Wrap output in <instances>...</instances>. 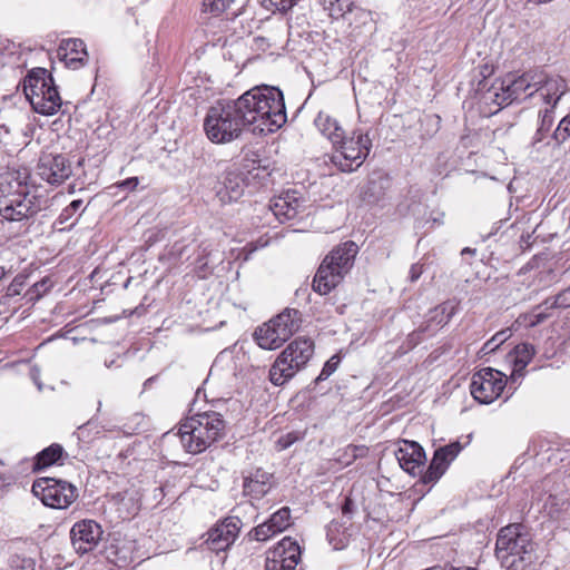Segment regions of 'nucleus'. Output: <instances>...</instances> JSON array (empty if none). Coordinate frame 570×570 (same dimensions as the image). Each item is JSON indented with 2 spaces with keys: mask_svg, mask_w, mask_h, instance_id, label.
Returning a JSON list of instances; mask_svg holds the SVG:
<instances>
[{
  "mask_svg": "<svg viewBox=\"0 0 570 570\" xmlns=\"http://www.w3.org/2000/svg\"><path fill=\"white\" fill-rule=\"evenodd\" d=\"M463 446L459 441L440 446L434 451L432 461L426 471L422 474L424 484H434L445 473L451 462L459 455Z\"/></svg>",
  "mask_w": 570,
  "mask_h": 570,
  "instance_id": "nucleus-12",
  "label": "nucleus"
},
{
  "mask_svg": "<svg viewBox=\"0 0 570 570\" xmlns=\"http://www.w3.org/2000/svg\"><path fill=\"white\" fill-rule=\"evenodd\" d=\"M482 100L484 104H494L498 107V110L512 104L510 97H508V92L504 89V82H502V80L493 82L491 87L483 92Z\"/></svg>",
  "mask_w": 570,
  "mask_h": 570,
  "instance_id": "nucleus-30",
  "label": "nucleus"
},
{
  "mask_svg": "<svg viewBox=\"0 0 570 570\" xmlns=\"http://www.w3.org/2000/svg\"><path fill=\"white\" fill-rule=\"evenodd\" d=\"M43 200L37 195V190L22 194L20 197H13L2 200L0 204V215L9 222H23L32 218L42 209Z\"/></svg>",
  "mask_w": 570,
  "mask_h": 570,
  "instance_id": "nucleus-9",
  "label": "nucleus"
},
{
  "mask_svg": "<svg viewBox=\"0 0 570 570\" xmlns=\"http://www.w3.org/2000/svg\"><path fill=\"white\" fill-rule=\"evenodd\" d=\"M570 307V286L554 297L546 299V309Z\"/></svg>",
  "mask_w": 570,
  "mask_h": 570,
  "instance_id": "nucleus-38",
  "label": "nucleus"
},
{
  "mask_svg": "<svg viewBox=\"0 0 570 570\" xmlns=\"http://www.w3.org/2000/svg\"><path fill=\"white\" fill-rule=\"evenodd\" d=\"M535 75L542 76L540 85L535 86V92L540 91L541 97L547 104L556 106L566 92L564 80L560 77H550L543 70H535Z\"/></svg>",
  "mask_w": 570,
  "mask_h": 570,
  "instance_id": "nucleus-23",
  "label": "nucleus"
},
{
  "mask_svg": "<svg viewBox=\"0 0 570 570\" xmlns=\"http://www.w3.org/2000/svg\"><path fill=\"white\" fill-rule=\"evenodd\" d=\"M202 426L194 422L193 415L180 422L178 435L181 446L187 453L199 454L206 451L215 442L206 436Z\"/></svg>",
  "mask_w": 570,
  "mask_h": 570,
  "instance_id": "nucleus-13",
  "label": "nucleus"
},
{
  "mask_svg": "<svg viewBox=\"0 0 570 570\" xmlns=\"http://www.w3.org/2000/svg\"><path fill=\"white\" fill-rule=\"evenodd\" d=\"M534 354L535 350L532 344L521 343L514 347V367L510 376L511 384H515L518 380L524 376V368L531 362Z\"/></svg>",
  "mask_w": 570,
  "mask_h": 570,
  "instance_id": "nucleus-27",
  "label": "nucleus"
},
{
  "mask_svg": "<svg viewBox=\"0 0 570 570\" xmlns=\"http://www.w3.org/2000/svg\"><path fill=\"white\" fill-rule=\"evenodd\" d=\"M314 343L309 338H296L277 356L269 368V381L281 386L289 381L311 360Z\"/></svg>",
  "mask_w": 570,
  "mask_h": 570,
  "instance_id": "nucleus-5",
  "label": "nucleus"
},
{
  "mask_svg": "<svg viewBox=\"0 0 570 570\" xmlns=\"http://www.w3.org/2000/svg\"><path fill=\"white\" fill-rule=\"evenodd\" d=\"M358 247L353 240L334 247L320 265L312 287L320 295L328 294L335 288L354 265Z\"/></svg>",
  "mask_w": 570,
  "mask_h": 570,
  "instance_id": "nucleus-2",
  "label": "nucleus"
},
{
  "mask_svg": "<svg viewBox=\"0 0 570 570\" xmlns=\"http://www.w3.org/2000/svg\"><path fill=\"white\" fill-rule=\"evenodd\" d=\"M301 313L295 308H285L277 316L257 327L254 340L264 350L281 347L301 327Z\"/></svg>",
  "mask_w": 570,
  "mask_h": 570,
  "instance_id": "nucleus-6",
  "label": "nucleus"
},
{
  "mask_svg": "<svg viewBox=\"0 0 570 570\" xmlns=\"http://www.w3.org/2000/svg\"><path fill=\"white\" fill-rule=\"evenodd\" d=\"M156 379H157V376H151L148 380H146L144 382L145 389L147 387V385H150Z\"/></svg>",
  "mask_w": 570,
  "mask_h": 570,
  "instance_id": "nucleus-58",
  "label": "nucleus"
},
{
  "mask_svg": "<svg viewBox=\"0 0 570 570\" xmlns=\"http://www.w3.org/2000/svg\"><path fill=\"white\" fill-rule=\"evenodd\" d=\"M30 375H31V379L32 381L35 382V384L38 386L39 390L42 389V385L39 381V377H40V371L38 367L33 366L31 370H30Z\"/></svg>",
  "mask_w": 570,
  "mask_h": 570,
  "instance_id": "nucleus-52",
  "label": "nucleus"
},
{
  "mask_svg": "<svg viewBox=\"0 0 570 570\" xmlns=\"http://www.w3.org/2000/svg\"><path fill=\"white\" fill-rule=\"evenodd\" d=\"M32 493L47 507L68 508L77 498V489L71 483L53 478H40L32 484Z\"/></svg>",
  "mask_w": 570,
  "mask_h": 570,
  "instance_id": "nucleus-7",
  "label": "nucleus"
},
{
  "mask_svg": "<svg viewBox=\"0 0 570 570\" xmlns=\"http://www.w3.org/2000/svg\"><path fill=\"white\" fill-rule=\"evenodd\" d=\"M340 363L341 356L338 354H335L330 360H327L321 373L315 379V384H318L320 382L327 380L337 370Z\"/></svg>",
  "mask_w": 570,
  "mask_h": 570,
  "instance_id": "nucleus-39",
  "label": "nucleus"
},
{
  "mask_svg": "<svg viewBox=\"0 0 570 570\" xmlns=\"http://www.w3.org/2000/svg\"><path fill=\"white\" fill-rule=\"evenodd\" d=\"M164 497V490L161 487L155 488V495L154 499L156 501V504L159 502V500Z\"/></svg>",
  "mask_w": 570,
  "mask_h": 570,
  "instance_id": "nucleus-54",
  "label": "nucleus"
},
{
  "mask_svg": "<svg viewBox=\"0 0 570 570\" xmlns=\"http://www.w3.org/2000/svg\"><path fill=\"white\" fill-rule=\"evenodd\" d=\"M340 528H341L340 523L335 522V521H332L327 525V538H328L330 543L333 544L335 549H341L342 548L338 543L334 542V540H335L334 533L338 532Z\"/></svg>",
  "mask_w": 570,
  "mask_h": 570,
  "instance_id": "nucleus-47",
  "label": "nucleus"
},
{
  "mask_svg": "<svg viewBox=\"0 0 570 570\" xmlns=\"http://www.w3.org/2000/svg\"><path fill=\"white\" fill-rule=\"evenodd\" d=\"M274 484V475L257 468L248 475H244L243 492L252 499L259 500L272 490Z\"/></svg>",
  "mask_w": 570,
  "mask_h": 570,
  "instance_id": "nucleus-21",
  "label": "nucleus"
},
{
  "mask_svg": "<svg viewBox=\"0 0 570 570\" xmlns=\"http://www.w3.org/2000/svg\"><path fill=\"white\" fill-rule=\"evenodd\" d=\"M458 311V303L454 301H446L436 307L430 309L425 322L419 327L417 331L412 332L409 335V340L417 344L421 340V334L428 333L429 335H433L438 330L445 326L453 315Z\"/></svg>",
  "mask_w": 570,
  "mask_h": 570,
  "instance_id": "nucleus-11",
  "label": "nucleus"
},
{
  "mask_svg": "<svg viewBox=\"0 0 570 570\" xmlns=\"http://www.w3.org/2000/svg\"><path fill=\"white\" fill-rule=\"evenodd\" d=\"M188 246L181 245L180 243H175L171 247L170 255L176 257L177 259H183L185 252Z\"/></svg>",
  "mask_w": 570,
  "mask_h": 570,
  "instance_id": "nucleus-48",
  "label": "nucleus"
},
{
  "mask_svg": "<svg viewBox=\"0 0 570 570\" xmlns=\"http://www.w3.org/2000/svg\"><path fill=\"white\" fill-rule=\"evenodd\" d=\"M242 521L238 517H228L217 523L207 533L206 543L213 551L227 549L237 538Z\"/></svg>",
  "mask_w": 570,
  "mask_h": 570,
  "instance_id": "nucleus-15",
  "label": "nucleus"
},
{
  "mask_svg": "<svg viewBox=\"0 0 570 570\" xmlns=\"http://www.w3.org/2000/svg\"><path fill=\"white\" fill-rule=\"evenodd\" d=\"M101 535V527L94 520L78 521L70 530L72 547L80 554L92 551L98 546Z\"/></svg>",
  "mask_w": 570,
  "mask_h": 570,
  "instance_id": "nucleus-14",
  "label": "nucleus"
},
{
  "mask_svg": "<svg viewBox=\"0 0 570 570\" xmlns=\"http://www.w3.org/2000/svg\"><path fill=\"white\" fill-rule=\"evenodd\" d=\"M332 145L328 161L341 173H353L366 160L372 149V139L363 129L356 128L350 135L342 136Z\"/></svg>",
  "mask_w": 570,
  "mask_h": 570,
  "instance_id": "nucleus-4",
  "label": "nucleus"
},
{
  "mask_svg": "<svg viewBox=\"0 0 570 570\" xmlns=\"http://www.w3.org/2000/svg\"><path fill=\"white\" fill-rule=\"evenodd\" d=\"M318 2L328 12L330 17L334 19L351 12L353 8L352 0H318Z\"/></svg>",
  "mask_w": 570,
  "mask_h": 570,
  "instance_id": "nucleus-33",
  "label": "nucleus"
},
{
  "mask_svg": "<svg viewBox=\"0 0 570 570\" xmlns=\"http://www.w3.org/2000/svg\"><path fill=\"white\" fill-rule=\"evenodd\" d=\"M287 120L283 92L275 87H256L237 99L218 100L204 119L206 137L214 144L238 139L245 129L254 134L275 132Z\"/></svg>",
  "mask_w": 570,
  "mask_h": 570,
  "instance_id": "nucleus-1",
  "label": "nucleus"
},
{
  "mask_svg": "<svg viewBox=\"0 0 570 570\" xmlns=\"http://www.w3.org/2000/svg\"><path fill=\"white\" fill-rule=\"evenodd\" d=\"M194 422H197L205 431L206 436H210L214 442L219 441L225 435L226 423L223 415L215 411H205L193 415Z\"/></svg>",
  "mask_w": 570,
  "mask_h": 570,
  "instance_id": "nucleus-24",
  "label": "nucleus"
},
{
  "mask_svg": "<svg viewBox=\"0 0 570 570\" xmlns=\"http://www.w3.org/2000/svg\"><path fill=\"white\" fill-rule=\"evenodd\" d=\"M235 0H204L203 11L217 17L227 11Z\"/></svg>",
  "mask_w": 570,
  "mask_h": 570,
  "instance_id": "nucleus-37",
  "label": "nucleus"
},
{
  "mask_svg": "<svg viewBox=\"0 0 570 570\" xmlns=\"http://www.w3.org/2000/svg\"><path fill=\"white\" fill-rule=\"evenodd\" d=\"M305 199L297 190H286L271 200L269 209L279 223L296 218L304 212Z\"/></svg>",
  "mask_w": 570,
  "mask_h": 570,
  "instance_id": "nucleus-16",
  "label": "nucleus"
},
{
  "mask_svg": "<svg viewBox=\"0 0 570 570\" xmlns=\"http://www.w3.org/2000/svg\"><path fill=\"white\" fill-rule=\"evenodd\" d=\"M553 112L551 110L546 109L543 112H540V124L533 136V145L541 142L546 138L553 125Z\"/></svg>",
  "mask_w": 570,
  "mask_h": 570,
  "instance_id": "nucleus-34",
  "label": "nucleus"
},
{
  "mask_svg": "<svg viewBox=\"0 0 570 570\" xmlns=\"http://www.w3.org/2000/svg\"><path fill=\"white\" fill-rule=\"evenodd\" d=\"M505 385V374L484 367L473 374L470 391L479 403L490 404L501 395Z\"/></svg>",
  "mask_w": 570,
  "mask_h": 570,
  "instance_id": "nucleus-8",
  "label": "nucleus"
},
{
  "mask_svg": "<svg viewBox=\"0 0 570 570\" xmlns=\"http://www.w3.org/2000/svg\"><path fill=\"white\" fill-rule=\"evenodd\" d=\"M24 563H27V567H28V568H31V566H32V563H31V561H30V560L24 561Z\"/></svg>",
  "mask_w": 570,
  "mask_h": 570,
  "instance_id": "nucleus-60",
  "label": "nucleus"
},
{
  "mask_svg": "<svg viewBox=\"0 0 570 570\" xmlns=\"http://www.w3.org/2000/svg\"><path fill=\"white\" fill-rule=\"evenodd\" d=\"M570 137V114L563 117L556 130L553 131L552 138L558 145H561Z\"/></svg>",
  "mask_w": 570,
  "mask_h": 570,
  "instance_id": "nucleus-40",
  "label": "nucleus"
},
{
  "mask_svg": "<svg viewBox=\"0 0 570 570\" xmlns=\"http://www.w3.org/2000/svg\"><path fill=\"white\" fill-rule=\"evenodd\" d=\"M139 184V179L138 177H131V178H128L124 181H121L120 184H118V187L119 188H124V189H135Z\"/></svg>",
  "mask_w": 570,
  "mask_h": 570,
  "instance_id": "nucleus-50",
  "label": "nucleus"
},
{
  "mask_svg": "<svg viewBox=\"0 0 570 570\" xmlns=\"http://www.w3.org/2000/svg\"><path fill=\"white\" fill-rule=\"evenodd\" d=\"M271 551L274 553V558L284 559L287 569L294 570L301 559V548L289 537L283 538Z\"/></svg>",
  "mask_w": 570,
  "mask_h": 570,
  "instance_id": "nucleus-26",
  "label": "nucleus"
},
{
  "mask_svg": "<svg viewBox=\"0 0 570 570\" xmlns=\"http://www.w3.org/2000/svg\"><path fill=\"white\" fill-rule=\"evenodd\" d=\"M47 282L46 281H42V282H39V283H36L33 288H35V292L37 293V295L39 296L42 292H46L47 291V286H46Z\"/></svg>",
  "mask_w": 570,
  "mask_h": 570,
  "instance_id": "nucleus-53",
  "label": "nucleus"
},
{
  "mask_svg": "<svg viewBox=\"0 0 570 570\" xmlns=\"http://www.w3.org/2000/svg\"><path fill=\"white\" fill-rule=\"evenodd\" d=\"M306 435L305 431H291L285 434L279 435V438L275 442V448L277 451H284L292 446L294 443L304 440Z\"/></svg>",
  "mask_w": 570,
  "mask_h": 570,
  "instance_id": "nucleus-35",
  "label": "nucleus"
},
{
  "mask_svg": "<svg viewBox=\"0 0 570 570\" xmlns=\"http://www.w3.org/2000/svg\"><path fill=\"white\" fill-rule=\"evenodd\" d=\"M49 88L57 87L55 86L52 77L45 68L32 69L23 80V91L29 102H31L37 95L43 96L47 91L46 89Z\"/></svg>",
  "mask_w": 570,
  "mask_h": 570,
  "instance_id": "nucleus-22",
  "label": "nucleus"
},
{
  "mask_svg": "<svg viewBox=\"0 0 570 570\" xmlns=\"http://www.w3.org/2000/svg\"><path fill=\"white\" fill-rule=\"evenodd\" d=\"M423 273V268L419 264H414L410 268L409 277L411 282H416Z\"/></svg>",
  "mask_w": 570,
  "mask_h": 570,
  "instance_id": "nucleus-49",
  "label": "nucleus"
},
{
  "mask_svg": "<svg viewBox=\"0 0 570 570\" xmlns=\"http://www.w3.org/2000/svg\"><path fill=\"white\" fill-rule=\"evenodd\" d=\"M255 539L258 541H265L268 540L274 534L278 533L274 528H272L271 521L267 520L266 522L257 525L254 529Z\"/></svg>",
  "mask_w": 570,
  "mask_h": 570,
  "instance_id": "nucleus-42",
  "label": "nucleus"
},
{
  "mask_svg": "<svg viewBox=\"0 0 570 570\" xmlns=\"http://www.w3.org/2000/svg\"><path fill=\"white\" fill-rule=\"evenodd\" d=\"M550 309H546V301L534 306L529 313L522 314L520 321L528 327H534L551 316Z\"/></svg>",
  "mask_w": 570,
  "mask_h": 570,
  "instance_id": "nucleus-32",
  "label": "nucleus"
},
{
  "mask_svg": "<svg viewBox=\"0 0 570 570\" xmlns=\"http://www.w3.org/2000/svg\"><path fill=\"white\" fill-rule=\"evenodd\" d=\"M265 569L266 570H293L287 569L286 562L284 559L274 558V553L268 550L266 560H265Z\"/></svg>",
  "mask_w": 570,
  "mask_h": 570,
  "instance_id": "nucleus-44",
  "label": "nucleus"
},
{
  "mask_svg": "<svg viewBox=\"0 0 570 570\" xmlns=\"http://www.w3.org/2000/svg\"><path fill=\"white\" fill-rule=\"evenodd\" d=\"M539 443H541V441H539ZM533 451L535 453V455H539V452L542 450V445L541 444H538L537 441L533 442Z\"/></svg>",
  "mask_w": 570,
  "mask_h": 570,
  "instance_id": "nucleus-55",
  "label": "nucleus"
},
{
  "mask_svg": "<svg viewBox=\"0 0 570 570\" xmlns=\"http://www.w3.org/2000/svg\"><path fill=\"white\" fill-rule=\"evenodd\" d=\"M246 187L245 178L238 169L226 171L223 187L218 190L222 202H236L242 197Z\"/></svg>",
  "mask_w": 570,
  "mask_h": 570,
  "instance_id": "nucleus-25",
  "label": "nucleus"
},
{
  "mask_svg": "<svg viewBox=\"0 0 570 570\" xmlns=\"http://www.w3.org/2000/svg\"><path fill=\"white\" fill-rule=\"evenodd\" d=\"M434 223H438L439 225L442 224V220L440 218H433Z\"/></svg>",
  "mask_w": 570,
  "mask_h": 570,
  "instance_id": "nucleus-59",
  "label": "nucleus"
},
{
  "mask_svg": "<svg viewBox=\"0 0 570 570\" xmlns=\"http://www.w3.org/2000/svg\"><path fill=\"white\" fill-rule=\"evenodd\" d=\"M58 56L65 66L72 70L82 68L88 60L86 45L78 38L63 39L59 45Z\"/></svg>",
  "mask_w": 570,
  "mask_h": 570,
  "instance_id": "nucleus-20",
  "label": "nucleus"
},
{
  "mask_svg": "<svg viewBox=\"0 0 570 570\" xmlns=\"http://www.w3.org/2000/svg\"><path fill=\"white\" fill-rule=\"evenodd\" d=\"M533 550V543L525 527L513 523L502 528L497 537L495 556L507 570H520Z\"/></svg>",
  "mask_w": 570,
  "mask_h": 570,
  "instance_id": "nucleus-3",
  "label": "nucleus"
},
{
  "mask_svg": "<svg viewBox=\"0 0 570 570\" xmlns=\"http://www.w3.org/2000/svg\"><path fill=\"white\" fill-rule=\"evenodd\" d=\"M63 449L59 444H51L50 446L43 449L36 456V461L33 464V470L39 471L45 468H48L56 463L62 455Z\"/></svg>",
  "mask_w": 570,
  "mask_h": 570,
  "instance_id": "nucleus-31",
  "label": "nucleus"
},
{
  "mask_svg": "<svg viewBox=\"0 0 570 570\" xmlns=\"http://www.w3.org/2000/svg\"><path fill=\"white\" fill-rule=\"evenodd\" d=\"M354 511V502L351 498H345L344 503L342 505V513L344 515H351Z\"/></svg>",
  "mask_w": 570,
  "mask_h": 570,
  "instance_id": "nucleus-51",
  "label": "nucleus"
},
{
  "mask_svg": "<svg viewBox=\"0 0 570 570\" xmlns=\"http://www.w3.org/2000/svg\"><path fill=\"white\" fill-rule=\"evenodd\" d=\"M541 75H535V70L523 72L518 77L508 76L502 80L504 89L510 100L519 101L531 97L535 92V86L540 85Z\"/></svg>",
  "mask_w": 570,
  "mask_h": 570,
  "instance_id": "nucleus-18",
  "label": "nucleus"
},
{
  "mask_svg": "<svg viewBox=\"0 0 570 570\" xmlns=\"http://www.w3.org/2000/svg\"><path fill=\"white\" fill-rule=\"evenodd\" d=\"M289 519H291L289 508L283 507L278 511L273 513L268 520L271 521L272 528H274L278 532H282L289 527V524H291Z\"/></svg>",
  "mask_w": 570,
  "mask_h": 570,
  "instance_id": "nucleus-36",
  "label": "nucleus"
},
{
  "mask_svg": "<svg viewBox=\"0 0 570 570\" xmlns=\"http://www.w3.org/2000/svg\"><path fill=\"white\" fill-rule=\"evenodd\" d=\"M505 338V332L497 333L484 344V350L494 351Z\"/></svg>",
  "mask_w": 570,
  "mask_h": 570,
  "instance_id": "nucleus-46",
  "label": "nucleus"
},
{
  "mask_svg": "<svg viewBox=\"0 0 570 570\" xmlns=\"http://www.w3.org/2000/svg\"><path fill=\"white\" fill-rule=\"evenodd\" d=\"M82 204L81 199L72 200L65 209H62L59 216V222L63 224L71 219L78 210L81 209L83 212L85 208H82Z\"/></svg>",
  "mask_w": 570,
  "mask_h": 570,
  "instance_id": "nucleus-43",
  "label": "nucleus"
},
{
  "mask_svg": "<svg viewBox=\"0 0 570 570\" xmlns=\"http://www.w3.org/2000/svg\"><path fill=\"white\" fill-rule=\"evenodd\" d=\"M318 131L326 137L331 144H337L340 138L345 135L344 129L337 119L325 111H320L314 120Z\"/></svg>",
  "mask_w": 570,
  "mask_h": 570,
  "instance_id": "nucleus-28",
  "label": "nucleus"
},
{
  "mask_svg": "<svg viewBox=\"0 0 570 570\" xmlns=\"http://www.w3.org/2000/svg\"><path fill=\"white\" fill-rule=\"evenodd\" d=\"M36 190L29 184V174L27 170H7L0 174V204L13 197H20Z\"/></svg>",
  "mask_w": 570,
  "mask_h": 570,
  "instance_id": "nucleus-17",
  "label": "nucleus"
},
{
  "mask_svg": "<svg viewBox=\"0 0 570 570\" xmlns=\"http://www.w3.org/2000/svg\"><path fill=\"white\" fill-rule=\"evenodd\" d=\"M37 174L50 185H60L71 176V164L62 155L46 154L39 158Z\"/></svg>",
  "mask_w": 570,
  "mask_h": 570,
  "instance_id": "nucleus-10",
  "label": "nucleus"
},
{
  "mask_svg": "<svg viewBox=\"0 0 570 570\" xmlns=\"http://www.w3.org/2000/svg\"><path fill=\"white\" fill-rule=\"evenodd\" d=\"M465 254L474 255L475 254V249L470 248V247H465V248L462 249L461 255L464 256Z\"/></svg>",
  "mask_w": 570,
  "mask_h": 570,
  "instance_id": "nucleus-56",
  "label": "nucleus"
},
{
  "mask_svg": "<svg viewBox=\"0 0 570 570\" xmlns=\"http://www.w3.org/2000/svg\"><path fill=\"white\" fill-rule=\"evenodd\" d=\"M298 0H261L263 7L268 10L275 9L282 12H286L292 9Z\"/></svg>",
  "mask_w": 570,
  "mask_h": 570,
  "instance_id": "nucleus-41",
  "label": "nucleus"
},
{
  "mask_svg": "<svg viewBox=\"0 0 570 570\" xmlns=\"http://www.w3.org/2000/svg\"><path fill=\"white\" fill-rule=\"evenodd\" d=\"M158 240L157 237H154V234L149 235L148 236V240L147 243H149V245H153L154 243H156Z\"/></svg>",
  "mask_w": 570,
  "mask_h": 570,
  "instance_id": "nucleus-57",
  "label": "nucleus"
},
{
  "mask_svg": "<svg viewBox=\"0 0 570 570\" xmlns=\"http://www.w3.org/2000/svg\"><path fill=\"white\" fill-rule=\"evenodd\" d=\"M47 91L43 96L37 95L36 98L32 99L30 105L33 110L38 114L45 116L55 115L61 107V98L57 88L46 89Z\"/></svg>",
  "mask_w": 570,
  "mask_h": 570,
  "instance_id": "nucleus-29",
  "label": "nucleus"
},
{
  "mask_svg": "<svg viewBox=\"0 0 570 570\" xmlns=\"http://www.w3.org/2000/svg\"><path fill=\"white\" fill-rule=\"evenodd\" d=\"M400 466L411 475L421 474L426 456L423 448L414 441H403L395 451Z\"/></svg>",
  "mask_w": 570,
  "mask_h": 570,
  "instance_id": "nucleus-19",
  "label": "nucleus"
},
{
  "mask_svg": "<svg viewBox=\"0 0 570 570\" xmlns=\"http://www.w3.org/2000/svg\"><path fill=\"white\" fill-rule=\"evenodd\" d=\"M36 130L35 125L31 121H27L24 126L21 128V139L18 141L19 146H28L33 132Z\"/></svg>",
  "mask_w": 570,
  "mask_h": 570,
  "instance_id": "nucleus-45",
  "label": "nucleus"
}]
</instances>
